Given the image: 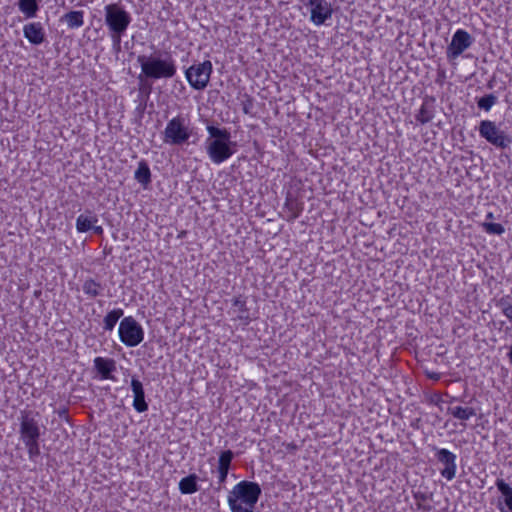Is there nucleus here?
<instances>
[{"label": "nucleus", "mask_w": 512, "mask_h": 512, "mask_svg": "<svg viewBox=\"0 0 512 512\" xmlns=\"http://www.w3.org/2000/svg\"><path fill=\"white\" fill-rule=\"evenodd\" d=\"M435 112V99L433 97H425L415 115V119L421 124L429 123L434 118Z\"/></svg>", "instance_id": "15"}, {"label": "nucleus", "mask_w": 512, "mask_h": 512, "mask_svg": "<svg viewBox=\"0 0 512 512\" xmlns=\"http://www.w3.org/2000/svg\"><path fill=\"white\" fill-rule=\"evenodd\" d=\"M498 508H499V510H500L501 512H506V511L504 510V508H503L500 504L498 505Z\"/></svg>", "instance_id": "37"}, {"label": "nucleus", "mask_w": 512, "mask_h": 512, "mask_svg": "<svg viewBox=\"0 0 512 512\" xmlns=\"http://www.w3.org/2000/svg\"><path fill=\"white\" fill-rule=\"evenodd\" d=\"M247 512H253V509H248Z\"/></svg>", "instance_id": "42"}, {"label": "nucleus", "mask_w": 512, "mask_h": 512, "mask_svg": "<svg viewBox=\"0 0 512 512\" xmlns=\"http://www.w3.org/2000/svg\"><path fill=\"white\" fill-rule=\"evenodd\" d=\"M488 87H489V88H492V84H491V82H489V83H488Z\"/></svg>", "instance_id": "40"}, {"label": "nucleus", "mask_w": 512, "mask_h": 512, "mask_svg": "<svg viewBox=\"0 0 512 512\" xmlns=\"http://www.w3.org/2000/svg\"><path fill=\"white\" fill-rule=\"evenodd\" d=\"M244 112L248 113V107H244Z\"/></svg>", "instance_id": "39"}, {"label": "nucleus", "mask_w": 512, "mask_h": 512, "mask_svg": "<svg viewBox=\"0 0 512 512\" xmlns=\"http://www.w3.org/2000/svg\"><path fill=\"white\" fill-rule=\"evenodd\" d=\"M192 135L189 120L183 115H177L168 121L164 131L165 143L180 146L186 143Z\"/></svg>", "instance_id": "5"}, {"label": "nucleus", "mask_w": 512, "mask_h": 512, "mask_svg": "<svg viewBox=\"0 0 512 512\" xmlns=\"http://www.w3.org/2000/svg\"><path fill=\"white\" fill-rule=\"evenodd\" d=\"M19 10L26 18H33L39 9L37 0H20L18 3Z\"/></svg>", "instance_id": "28"}, {"label": "nucleus", "mask_w": 512, "mask_h": 512, "mask_svg": "<svg viewBox=\"0 0 512 512\" xmlns=\"http://www.w3.org/2000/svg\"><path fill=\"white\" fill-rule=\"evenodd\" d=\"M131 389L134 395L133 407L139 412H145L148 410V404L145 401V392L141 381L137 378L132 377L131 379Z\"/></svg>", "instance_id": "14"}, {"label": "nucleus", "mask_w": 512, "mask_h": 512, "mask_svg": "<svg viewBox=\"0 0 512 512\" xmlns=\"http://www.w3.org/2000/svg\"><path fill=\"white\" fill-rule=\"evenodd\" d=\"M431 377L434 379H438V376H435V375H432Z\"/></svg>", "instance_id": "41"}, {"label": "nucleus", "mask_w": 512, "mask_h": 512, "mask_svg": "<svg viewBox=\"0 0 512 512\" xmlns=\"http://www.w3.org/2000/svg\"><path fill=\"white\" fill-rule=\"evenodd\" d=\"M508 357H509L510 363L512 364V347L510 348V351L508 353Z\"/></svg>", "instance_id": "36"}, {"label": "nucleus", "mask_w": 512, "mask_h": 512, "mask_svg": "<svg viewBox=\"0 0 512 512\" xmlns=\"http://www.w3.org/2000/svg\"><path fill=\"white\" fill-rule=\"evenodd\" d=\"M30 460H35L40 455L39 440L25 441L23 442Z\"/></svg>", "instance_id": "32"}, {"label": "nucleus", "mask_w": 512, "mask_h": 512, "mask_svg": "<svg viewBox=\"0 0 512 512\" xmlns=\"http://www.w3.org/2000/svg\"><path fill=\"white\" fill-rule=\"evenodd\" d=\"M98 222V217L92 211H86L80 214L76 219V229L80 233L87 232L93 228V224Z\"/></svg>", "instance_id": "20"}, {"label": "nucleus", "mask_w": 512, "mask_h": 512, "mask_svg": "<svg viewBox=\"0 0 512 512\" xmlns=\"http://www.w3.org/2000/svg\"><path fill=\"white\" fill-rule=\"evenodd\" d=\"M91 230H93L97 235H101L103 233V228L101 226H96L95 224H93V228Z\"/></svg>", "instance_id": "33"}, {"label": "nucleus", "mask_w": 512, "mask_h": 512, "mask_svg": "<svg viewBox=\"0 0 512 512\" xmlns=\"http://www.w3.org/2000/svg\"><path fill=\"white\" fill-rule=\"evenodd\" d=\"M481 226L490 235H502L505 232L504 226L499 223L483 222Z\"/></svg>", "instance_id": "31"}, {"label": "nucleus", "mask_w": 512, "mask_h": 512, "mask_svg": "<svg viewBox=\"0 0 512 512\" xmlns=\"http://www.w3.org/2000/svg\"><path fill=\"white\" fill-rule=\"evenodd\" d=\"M333 15V7L327 0H319L310 7V21L316 25H323Z\"/></svg>", "instance_id": "12"}, {"label": "nucleus", "mask_w": 512, "mask_h": 512, "mask_svg": "<svg viewBox=\"0 0 512 512\" xmlns=\"http://www.w3.org/2000/svg\"><path fill=\"white\" fill-rule=\"evenodd\" d=\"M478 132L481 138L497 149H509L512 144V136L501 129L500 124L491 120H482L478 126Z\"/></svg>", "instance_id": "6"}, {"label": "nucleus", "mask_w": 512, "mask_h": 512, "mask_svg": "<svg viewBox=\"0 0 512 512\" xmlns=\"http://www.w3.org/2000/svg\"><path fill=\"white\" fill-rule=\"evenodd\" d=\"M433 449L435 451L436 460L442 465L440 475L447 481L453 480L457 471L456 454L445 448L434 447Z\"/></svg>", "instance_id": "10"}, {"label": "nucleus", "mask_w": 512, "mask_h": 512, "mask_svg": "<svg viewBox=\"0 0 512 512\" xmlns=\"http://www.w3.org/2000/svg\"><path fill=\"white\" fill-rule=\"evenodd\" d=\"M495 485L504 497L505 506L512 512V488L500 478L496 480Z\"/></svg>", "instance_id": "27"}, {"label": "nucleus", "mask_w": 512, "mask_h": 512, "mask_svg": "<svg viewBox=\"0 0 512 512\" xmlns=\"http://www.w3.org/2000/svg\"><path fill=\"white\" fill-rule=\"evenodd\" d=\"M415 499L417 500H421V501H425L427 499L426 495L423 494V493H416L415 494Z\"/></svg>", "instance_id": "34"}, {"label": "nucleus", "mask_w": 512, "mask_h": 512, "mask_svg": "<svg viewBox=\"0 0 512 512\" xmlns=\"http://www.w3.org/2000/svg\"><path fill=\"white\" fill-rule=\"evenodd\" d=\"M495 306L500 309L502 314L509 320L512 321V297L505 295L499 299H495Z\"/></svg>", "instance_id": "26"}, {"label": "nucleus", "mask_w": 512, "mask_h": 512, "mask_svg": "<svg viewBox=\"0 0 512 512\" xmlns=\"http://www.w3.org/2000/svg\"><path fill=\"white\" fill-rule=\"evenodd\" d=\"M123 314L124 311L121 308L113 309L112 311L108 312L103 319L104 329L106 331H112Z\"/></svg>", "instance_id": "29"}, {"label": "nucleus", "mask_w": 512, "mask_h": 512, "mask_svg": "<svg viewBox=\"0 0 512 512\" xmlns=\"http://www.w3.org/2000/svg\"><path fill=\"white\" fill-rule=\"evenodd\" d=\"M118 334L120 341L127 347H136L144 340V330L132 316L121 320Z\"/></svg>", "instance_id": "7"}, {"label": "nucleus", "mask_w": 512, "mask_h": 512, "mask_svg": "<svg viewBox=\"0 0 512 512\" xmlns=\"http://www.w3.org/2000/svg\"><path fill=\"white\" fill-rule=\"evenodd\" d=\"M137 62L141 67V74L147 79H170L177 73L176 61L170 52L158 51L150 56L139 55Z\"/></svg>", "instance_id": "2"}, {"label": "nucleus", "mask_w": 512, "mask_h": 512, "mask_svg": "<svg viewBox=\"0 0 512 512\" xmlns=\"http://www.w3.org/2000/svg\"><path fill=\"white\" fill-rule=\"evenodd\" d=\"M196 474H190L182 478L179 482V490L182 494H193L199 490Z\"/></svg>", "instance_id": "23"}, {"label": "nucleus", "mask_w": 512, "mask_h": 512, "mask_svg": "<svg viewBox=\"0 0 512 512\" xmlns=\"http://www.w3.org/2000/svg\"><path fill=\"white\" fill-rule=\"evenodd\" d=\"M38 417L39 414L33 411L22 410L20 412L19 434L22 442L40 439L42 433Z\"/></svg>", "instance_id": "9"}, {"label": "nucleus", "mask_w": 512, "mask_h": 512, "mask_svg": "<svg viewBox=\"0 0 512 512\" xmlns=\"http://www.w3.org/2000/svg\"><path fill=\"white\" fill-rule=\"evenodd\" d=\"M66 414V411L63 410L62 412H60V416H64Z\"/></svg>", "instance_id": "38"}, {"label": "nucleus", "mask_w": 512, "mask_h": 512, "mask_svg": "<svg viewBox=\"0 0 512 512\" xmlns=\"http://www.w3.org/2000/svg\"><path fill=\"white\" fill-rule=\"evenodd\" d=\"M209 134L205 140V150L213 164L219 165L227 161L237 150V143L231 141V134L226 128L207 125Z\"/></svg>", "instance_id": "1"}, {"label": "nucleus", "mask_w": 512, "mask_h": 512, "mask_svg": "<svg viewBox=\"0 0 512 512\" xmlns=\"http://www.w3.org/2000/svg\"><path fill=\"white\" fill-rule=\"evenodd\" d=\"M261 492V487L256 482L243 480L237 483L227 498L231 512H247L248 509H254Z\"/></svg>", "instance_id": "3"}, {"label": "nucleus", "mask_w": 512, "mask_h": 512, "mask_svg": "<svg viewBox=\"0 0 512 512\" xmlns=\"http://www.w3.org/2000/svg\"><path fill=\"white\" fill-rule=\"evenodd\" d=\"M82 289L87 296L95 298L101 295L103 286L93 278H88L83 282Z\"/></svg>", "instance_id": "25"}, {"label": "nucleus", "mask_w": 512, "mask_h": 512, "mask_svg": "<svg viewBox=\"0 0 512 512\" xmlns=\"http://www.w3.org/2000/svg\"><path fill=\"white\" fill-rule=\"evenodd\" d=\"M473 42V37L467 31L458 29L453 34L451 42L447 47L446 54L448 59L458 58Z\"/></svg>", "instance_id": "11"}, {"label": "nucleus", "mask_w": 512, "mask_h": 512, "mask_svg": "<svg viewBox=\"0 0 512 512\" xmlns=\"http://www.w3.org/2000/svg\"><path fill=\"white\" fill-rule=\"evenodd\" d=\"M493 218H494V216H493L492 212L487 213V215H486L487 220H492Z\"/></svg>", "instance_id": "35"}, {"label": "nucleus", "mask_w": 512, "mask_h": 512, "mask_svg": "<svg viewBox=\"0 0 512 512\" xmlns=\"http://www.w3.org/2000/svg\"><path fill=\"white\" fill-rule=\"evenodd\" d=\"M448 413L454 418L466 421L476 415V411L472 407L452 406L448 408Z\"/></svg>", "instance_id": "24"}, {"label": "nucleus", "mask_w": 512, "mask_h": 512, "mask_svg": "<svg viewBox=\"0 0 512 512\" xmlns=\"http://www.w3.org/2000/svg\"><path fill=\"white\" fill-rule=\"evenodd\" d=\"M232 310L236 314L238 320L244 324H248L251 321L249 309L247 308L246 298L243 296H237L232 299Z\"/></svg>", "instance_id": "18"}, {"label": "nucleus", "mask_w": 512, "mask_h": 512, "mask_svg": "<svg viewBox=\"0 0 512 512\" xmlns=\"http://www.w3.org/2000/svg\"><path fill=\"white\" fill-rule=\"evenodd\" d=\"M303 210V204L291 194H288L284 204V211L287 213V221L297 219Z\"/></svg>", "instance_id": "19"}, {"label": "nucleus", "mask_w": 512, "mask_h": 512, "mask_svg": "<svg viewBox=\"0 0 512 512\" xmlns=\"http://www.w3.org/2000/svg\"><path fill=\"white\" fill-rule=\"evenodd\" d=\"M134 178L143 187H147L151 183V171L148 163L145 160H141L138 163V167L134 173Z\"/></svg>", "instance_id": "22"}, {"label": "nucleus", "mask_w": 512, "mask_h": 512, "mask_svg": "<svg viewBox=\"0 0 512 512\" xmlns=\"http://www.w3.org/2000/svg\"><path fill=\"white\" fill-rule=\"evenodd\" d=\"M94 367L100 374L101 379H114L112 372L116 370V362L111 358L96 357Z\"/></svg>", "instance_id": "16"}, {"label": "nucleus", "mask_w": 512, "mask_h": 512, "mask_svg": "<svg viewBox=\"0 0 512 512\" xmlns=\"http://www.w3.org/2000/svg\"><path fill=\"white\" fill-rule=\"evenodd\" d=\"M233 457L234 453L231 450L222 451L219 455L217 473L220 485L227 479Z\"/></svg>", "instance_id": "17"}, {"label": "nucleus", "mask_w": 512, "mask_h": 512, "mask_svg": "<svg viewBox=\"0 0 512 512\" xmlns=\"http://www.w3.org/2000/svg\"><path fill=\"white\" fill-rule=\"evenodd\" d=\"M24 37L33 45H40L45 40V31L40 22L28 23L23 27Z\"/></svg>", "instance_id": "13"}, {"label": "nucleus", "mask_w": 512, "mask_h": 512, "mask_svg": "<svg viewBox=\"0 0 512 512\" xmlns=\"http://www.w3.org/2000/svg\"><path fill=\"white\" fill-rule=\"evenodd\" d=\"M61 21L65 22L70 29L80 28L84 24V11H70L62 16Z\"/></svg>", "instance_id": "21"}, {"label": "nucleus", "mask_w": 512, "mask_h": 512, "mask_svg": "<svg viewBox=\"0 0 512 512\" xmlns=\"http://www.w3.org/2000/svg\"><path fill=\"white\" fill-rule=\"evenodd\" d=\"M212 71L213 66L211 61L206 60L204 62L191 65L185 71V76L193 89L204 90L208 86Z\"/></svg>", "instance_id": "8"}, {"label": "nucleus", "mask_w": 512, "mask_h": 512, "mask_svg": "<svg viewBox=\"0 0 512 512\" xmlns=\"http://www.w3.org/2000/svg\"><path fill=\"white\" fill-rule=\"evenodd\" d=\"M497 100L498 98L494 94H487L477 100V106L488 112L497 103Z\"/></svg>", "instance_id": "30"}, {"label": "nucleus", "mask_w": 512, "mask_h": 512, "mask_svg": "<svg viewBox=\"0 0 512 512\" xmlns=\"http://www.w3.org/2000/svg\"><path fill=\"white\" fill-rule=\"evenodd\" d=\"M105 24L109 30L113 48L120 50L121 38L131 23L130 14L118 3L105 6Z\"/></svg>", "instance_id": "4"}]
</instances>
